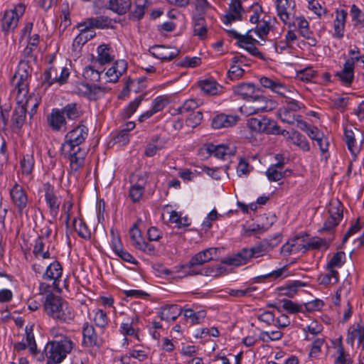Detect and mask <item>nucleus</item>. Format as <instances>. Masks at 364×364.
<instances>
[{
	"label": "nucleus",
	"instance_id": "17",
	"mask_svg": "<svg viewBox=\"0 0 364 364\" xmlns=\"http://www.w3.org/2000/svg\"><path fill=\"white\" fill-rule=\"evenodd\" d=\"M277 11L280 20L284 23L290 22L294 16L296 3L294 0H277Z\"/></svg>",
	"mask_w": 364,
	"mask_h": 364
},
{
	"label": "nucleus",
	"instance_id": "46",
	"mask_svg": "<svg viewBox=\"0 0 364 364\" xmlns=\"http://www.w3.org/2000/svg\"><path fill=\"white\" fill-rule=\"evenodd\" d=\"M184 317L186 319H190L192 324H198L201 323L206 316L205 311H198L195 312L191 309H187L183 311Z\"/></svg>",
	"mask_w": 364,
	"mask_h": 364
},
{
	"label": "nucleus",
	"instance_id": "31",
	"mask_svg": "<svg viewBox=\"0 0 364 364\" xmlns=\"http://www.w3.org/2000/svg\"><path fill=\"white\" fill-rule=\"evenodd\" d=\"M272 119L267 117H263L260 119L257 118H250L247 120V125L252 131L256 132H268L267 125H271Z\"/></svg>",
	"mask_w": 364,
	"mask_h": 364
},
{
	"label": "nucleus",
	"instance_id": "47",
	"mask_svg": "<svg viewBox=\"0 0 364 364\" xmlns=\"http://www.w3.org/2000/svg\"><path fill=\"white\" fill-rule=\"evenodd\" d=\"M306 286L305 283L300 281H294L292 283L280 289V294L288 297H293L296 294L299 288Z\"/></svg>",
	"mask_w": 364,
	"mask_h": 364
},
{
	"label": "nucleus",
	"instance_id": "60",
	"mask_svg": "<svg viewBox=\"0 0 364 364\" xmlns=\"http://www.w3.org/2000/svg\"><path fill=\"white\" fill-rule=\"evenodd\" d=\"M282 308L290 314L302 311V306L288 299L281 300Z\"/></svg>",
	"mask_w": 364,
	"mask_h": 364
},
{
	"label": "nucleus",
	"instance_id": "45",
	"mask_svg": "<svg viewBox=\"0 0 364 364\" xmlns=\"http://www.w3.org/2000/svg\"><path fill=\"white\" fill-rule=\"evenodd\" d=\"M350 15L353 26L356 28L364 27V12H363L355 4L350 7Z\"/></svg>",
	"mask_w": 364,
	"mask_h": 364
},
{
	"label": "nucleus",
	"instance_id": "36",
	"mask_svg": "<svg viewBox=\"0 0 364 364\" xmlns=\"http://www.w3.org/2000/svg\"><path fill=\"white\" fill-rule=\"evenodd\" d=\"M33 254L36 258H42L43 259H48L50 258V253L48 247L46 249L43 237H38L35 240Z\"/></svg>",
	"mask_w": 364,
	"mask_h": 364
},
{
	"label": "nucleus",
	"instance_id": "38",
	"mask_svg": "<svg viewBox=\"0 0 364 364\" xmlns=\"http://www.w3.org/2000/svg\"><path fill=\"white\" fill-rule=\"evenodd\" d=\"M26 340L27 342V345L29 347V351L32 357H33L34 358V361H44L45 357H43V353L37 350V346L33 333H28V334H26Z\"/></svg>",
	"mask_w": 364,
	"mask_h": 364
},
{
	"label": "nucleus",
	"instance_id": "34",
	"mask_svg": "<svg viewBox=\"0 0 364 364\" xmlns=\"http://www.w3.org/2000/svg\"><path fill=\"white\" fill-rule=\"evenodd\" d=\"M344 136L348 150L351 154L355 157L360 150V146L355 139L354 132L352 129L346 128L344 130Z\"/></svg>",
	"mask_w": 364,
	"mask_h": 364
},
{
	"label": "nucleus",
	"instance_id": "13",
	"mask_svg": "<svg viewBox=\"0 0 364 364\" xmlns=\"http://www.w3.org/2000/svg\"><path fill=\"white\" fill-rule=\"evenodd\" d=\"M147 180L148 175L146 173H143L132 177V182L134 183V184L130 187L129 197L134 203L139 201L142 198Z\"/></svg>",
	"mask_w": 364,
	"mask_h": 364
},
{
	"label": "nucleus",
	"instance_id": "52",
	"mask_svg": "<svg viewBox=\"0 0 364 364\" xmlns=\"http://www.w3.org/2000/svg\"><path fill=\"white\" fill-rule=\"evenodd\" d=\"M269 30L270 26L269 23L266 21H263L262 24L257 26L255 29L249 30L247 33L254 35V37L257 36L259 38L264 39V37L269 33Z\"/></svg>",
	"mask_w": 364,
	"mask_h": 364
},
{
	"label": "nucleus",
	"instance_id": "53",
	"mask_svg": "<svg viewBox=\"0 0 364 364\" xmlns=\"http://www.w3.org/2000/svg\"><path fill=\"white\" fill-rule=\"evenodd\" d=\"M346 261V254L343 252H337L327 263V268H339Z\"/></svg>",
	"mask_w": 364,
	"mask_h": 364
},
{
	"label": "nucleus",
	"instance_id": "55",
	"mask_svg": "<svg viewBox=\"0 0 364 364\" xmlns=\"http://www.w3.org/2000/svg\"><path fill=\"white\" fill-rule=\"evenodd\" d=\"M93 321L95 325L100 328L105 327L108 323V318L107 314L102 309L93 310Z\"/></svg>",
	"mask_w": 364,
	"mask_h": 364
},
{
	"label": "nucleus",
	"instance_id": "12",
	"mask_svg": "<svg viewBox=\"0 0 364 364\" xmlns=\"http://www.w3.org/2000/svg\"><path fill=\"white\" fill-rule=\"evenodd\" d=\"M245 12L240 0H230L228 9L223 17V21L228 26L233 22L242 21Z\"/></svg>",
	"mask_w": 364,
	"mask_h": 364
},
{
	"label": "nucleus",
	"instance_id": "58",
	"mask_svg": "<svg viewBox=\"0 0 364 364\" xmlns=\"http://www.w3.org/2000/svg\"><path fill=\"white\" fill-rule=\"evenodd\" d=\"M296 22L301 35L305 38H309L311 32L309 29V22L304 17L297 18Z\"/></svg>",
	"mask_w": 364,
	"mask_h": 364
},
{
	"label": "nucleus",
	"instance_id": "5",
	"mask_svg": "<svg viewBox=\"0 0 364 364\" xmlns=\"http://www.w3.org/2000/svg\"><path fill=\"white\" fill-rule=\"evenodd\" d=\"M73 345V343L67 338L60 341L48 342L43 353L47 359V364L61 363L67 354L72 350Z\"/></svg>",
	"mask_w": 364,
	"mask_h": 364
},
{
	"label": "nucleus",
	"instance_id": "51",
	"mask_svg": "<svg viewBox=\"0 0 364 364\" xmlns=\"http://www.w3.org/2000/svg\"><path fill=\"white\" fill-rule=\"evenodd\" d=\"M208 151L216 158L221 159H223L226 155L231 154L229 148L223 144L218 146L210 145Z\"/></svg>",
	"mask_w": 364,
	"mask_h": 364
},
{
	"label": "nucleus",
	"instance_id": "10",
	"mask_svg": "<svg viewBox=\"0 0 364 364\" xmlns=\"http://www.w3.org/2000/svg\"><path fill=\"white\" fill-rule=\"evenodd\" d=\"M329 216L320 231H331L336 227L343 218V205L338 200H332L328 206Z\"/></svg>",
	"mask_w": 364,
	"mask_h": 364
},
{
	"label": "nucleus",
	"instance_id": "27",
	"mask_svg": "<svg viewBox=\"0 0 364 364\" xmlns=\"http://www.w3.org/2000/svg\"><path fill=\"white\" fill-rule=\"evenodd\" d=\"M166 144V138L161 137L157 135L154 136L146 145L144 154L148 157H152L156 155L159 150L164 149Z\"/></svg>",
	"mask_w": 364,
	"mask_h": 364
},
{
	"label": "nucleus",
	"instance_id": "44",
	"mask_svg": "<svg viewBox=\"0 0 364 364\" xmlns=\"http://www.w3.org/2000/svg\"><path fill=\"white\" fill-rule=\"evenodd\" d=\"M342 338L338 339V344L336 347V364H349L352 362L350 356L347 353L341 344Z\"/></svg>",
	"mask_w": 364,
	"mask_h": 364
},
{
	"label": "nucleus",
	"instance_id": "11",
	"mask_svg": "<svg viewBox=\"0 0 364 364\" xmlns=\"http://www.w3.org/2000/svg\"><path fill=\"white\" fill-rule=\"evenodd\" d=\"M109 90L106 86L93 85L86 83H79L75 87V92L83 95L90 100H96Z\"/></svg>",
	"mask_w": 364,
	"mask_h": 364
},
{
	"label": "nucleus",
	"instance_id": "14",
	"mask_svg": "<svg viewBox=\"0 0 364 364\" xmlns=\"http://www.w3.org/2000/svg\"><path fill=\"white\" fill-rule=\"evenodd\" d=\"M10 196L18 212L21 215L23 214L28 204V196L24 189L19 184L15 183L10 191Z\"/></svg>",
	"mask_w": 364,
	"mask_h": 364
},
{
	"label": "nucleus",
	"instance_id": "57",
	"mask_svg": "<svg viewBox=\"0 0 364 364\" xmlns=\"http://www.w3.org/2000/svg\"><path fill=\"white\" fill-rule=\"evenodd\" d=\"M245 73V70L240 65L231 64L228 72V78L231 80H237L242 77Z\"/></svg>",
	"mask_w": 364,
	"mask_h": 364
},
{
	"label": "nucleus",
	"instance_id": "8",
	"mask_svg": "<svg viewBox=\"0 0 364 364\" xmlns=\"http://www.w3.org/2000/svg\"><path fill=\"white\" fill-rule=\"evenodd\" d=\"M25 9V5L21 3L13 9L6 11L1 19L2 31L5 33L13 31L17 27L19 18L24 14Z\"/></svg>",
	"mask_w": 364,
	"mask_h": 364
},
{
	"label": "nucleus",
	"instance_id": "49",
	"mask_svg": "<svg viewBox=\"0 0 364 364\" xmlns=\"http://www.w3.org/2000/svg\"><path fill=\"white\" fill-rule=\"evenodd\" d=\"M55 75H58V70L54 65H51L43 73L42 85L46 88H48L56 82V81L53 79Z\"/></svg>",
	"mask_w": 364,
	"mask_h": 364
},
{
	"label": "nucleus",
	"instance_id": "50",
	"mask_svg": "<svg viewBox=\"0 0 364 364\" xmlns=\"http://www.w3.org/2000/svg\"><path fill=\"white\" fill-rule=\"evenodd\" d=\"M291 139L293 141V144L299 146L303 151H309L310 150V145L306 138L299 132L296 131L292 132Z\"/></svg>",
	"mask_w": 364,
	"mask_h": 364
},
{
	"label": "nucleus",
	"instance_id": "24",
	"mask_svg": "<svg viewBox=\"0 0 364 364\" xmlns=\"http://www.w3.org/2000/svg\"><path fill=\"white\" fill-rule=\"evenodd\" d=\"M232 90L235 95L240 96L247 102L256 92H259L260 89L252 83L242 82L233 87Z\"/></svg>",
	"mask_w": 364,
	"mask_h": 364
},
{
	"label": "nucleus",
	"instance_id": "62",
	"mask_svg": "<svg viewBox=\"0 0 364 364\" xmlns=\"http://www.w3.org/2000/svg\"><path fill=\"white\" fill-rule=\"evenodd\" d=\"M198 107V102L194 99H190L186 100L182 106L178 108V112L181 114L193 112L195 109Z\"/></svg>",
	"mask_w": 364,
	"mask_h": 364
},
{
	"label": "nucleus",
	"instance_id": "9",
	"mask_svg": "<svg viewBox=\"0 0 364 364\" xmlns=\"http://www.w3.org/2000/svg\"><path fill=\"white\" fill-rule=\"evenodd\" d=\"M229 35L237 39L239 46L247 50L250 54L259 58H263L262 53L255 46V42L258 41L255 38L254 35H250L246 33L245 35H241L233 29L227 30Z\"/></svg>",
	"mask_w": 364,
	"mask_h": 364
},
{
	"label": "nucleus",
	"instance_id": "19",
	"mask_svg": "<svg viewBox=\"0 0 364 364\" xmlns=\"http://www.w3.org/2000/svg\"><path fill=\"white\" fill-rule=\"evenodd\" d=\"M277 162L271 165L265 172V174L269 181H279L285 176L283 171L284 160L282 155L277 154L275 156Z\"/></svg>",
	"mask_w": 364,
	"mask_h": 364
},
{
	"label": "nucleus",
	"instance_id": "21",
	"mask_svg": "<svg viewBox=\"0 0 364 364\" xmlns=\"http://www.w3.org/2000/svg\"><path fill=\"white\" fill-rule=\"evenodd\" d=\"M127 63L124 60L115 61L113 65L107 70L105 76L107 82L115 83L119 78L127 71Z\"/></svg>",
	"mask_w": 364,
	"mask_h": 364
},
{
	"label": "nucleus",
	"instance_id": "63",
	"mask_svg": "<svg viewBox=\"0 0 364 364\" xmlns=\"http://www.w3.org/2000/svg\"><path fill=\"white\" fill-rule=\"evenodd\" d=\"M169 102V100L166 96H159L153 101L152 109L154 112L156 113L161 111Z\"/></svg>",
	"mask_w": 364,
	"mask_h": 364
},
{
	"label": "nucleus",
	"instance_id": "54",
	"mask_svg": "<svg viewBox=\"0 0 364 364\" xmlns=\"http://www.w3.org/2000/svg\"><path fill=\"white\" fill-rule=\"evenodd\" d=\"M278 116L283 122L289 124H293L298 118V115H296L294 112H289L284 107L279 109Z\"/></svg>",
	"mask_w": 364,
	"mask_h": 364
},
{
	"label": "nucleus",
	"instance_id": "43",
	"mask_svg": "<svg viewBox=\"0 0 364 364\" xmlns=\"http://www.w3.org/2000/svg\"><path fill=\"white\" fill-rule=\"evenodd\" d=\"M63 115H66L68 119H76L81 115L80 106L76 103H70L60 109Z\"/></svg>",
	"mask_w": 364,
	"mask_h": 364
},
{
	"label": "nucleus",
	"instance_id": "48",
	"mask_svg": "<svg viewBox=\"0 0 364 364\" xmlns=\"http://www.w3.org/2000/svg\"><path fill=\"white\" fill-rule=\"evenodd\" d=\"M73 223L75 230L77 232L80 237L85 239L90 238L91 232L85 223L82 219L74 218Z\"/></svg>",
	"mask_w": 364,
	"mask_h": 364
},
{
	"label": "nucleus",
	"instance_id": "4",
	"mask_svg": "<svg viewBox=\"0 0 364 364\" xmlns=\"http://www.w3.org/2000/svg\"><path fill=\"white\" fill-rule=\"evenodd\" d=\"M259 82L262 87L269 89L272 92L284 97L286 99V105L283 107L284 108L294 113L301 109V105L297 100L287 95V93H289L293 95L294 94L298 95V93L289 90L281 81L267 77H262L259 79Z\"/></svg>",
	"mask_w": 364,
	"mask_h": 364
},
{
	"label": "nucleus",
	"instance_id": "39",
	"mask_svg": "<svg viewBox=\"0 0 364 364\" xmlns=\"http://www.w3.org/2000/svg\"><path fill=\"white\" fill-rule=\"evenodd\" d=\"M201 90L207 95H217L222 87L213 79H205L199 82Z\"/></svg>",
	"mask_w": 364,
	"mask_h": 364
},
{
	"label": "nucleus",
	"instance_id": "37",
	"mask_svg": "<svg viewBox=\"0 0 364 364\" xmlns=\"http://www.w3.org/2000/svg\"><path fill=\"white\" fill-rule=\"evenodd\" d=\"M193 22L194 34L201 39L204 38L207 34V25L204 17L201 15H196Z\"/></svg>",
	"mask_w": 364,
	"mask_h": 364
},
{
	"label": "nucleus",
	"instance_id": "2",
	"mask_svg": "<svg viewBox=\"0 0 364 364\" xmlns=\"http://www.w3.org/2000/svg\"><path fill=\"white\" fill-rule=\"evenodd\" d=\"M44 309L48 316L62 323H70L75 316V311L69 303L53 294L46 296Z\"/></svg>",
	"mask_w": 364,
	"mask_h": 364
},
{
	"label": "nucleus",
	"instance_id": "35",
	"mask_svg": "<svg viewBox=\"0 0 364 364\" xmlns=\"http://www.w3.org/2000/svg\"><path fill=\"white\" fill-rule=\"evenodd\" d=\"M131 4V0H109L108 9L117 14L122 15L130 9Z\"/></svg>",
	"mask_w": 364,
	"mask_h": 364
},
{
	"label": "nucleus",
	"instance_id": "41",
	"mask_svg": "<svg viewBox=\"0 0 364 364\" xmlns=\"http://www.w3.org/2000/svg\"><path fill=\"white\" fill-rule=\"evenodd\" d=\"M306 235L305 233L300 232L289 240L296 254L299 252H305L307 251V242L306 241Z\"/></svg>",
	"mask_w": 364,
	"mask_h": 364
},
{
	"label": "nucleus",
	"instance_id": "56",
	"mask_svg": "<svg viewBox=\"0 0 364 364\" xmlns=\"http://www.w3.org/2000/svg\"><path fill=\"white\" fill-rule=\"evenodd\" d=\"M83 77L92 82H99L100 80V73L91 66H87L84 69Z\"/></svg>",
	"mask_w": 364,
	"mask_h": 364
},
{
	"label": "nucleus",
	"instance_id": "32",
	"mask_svg": "<svg viewBox=\"0 0 364 364\" xmlns=\"http://www.w3.org/2000/svg\"><path fill=\"white\" fill-rule=\"evenodd\" d=\"M45 199L49 207L50 215L53 217H56L59 210L60 201L58 200L50 186H48L46 190Z\"/></svg>",
	"mask_w": 364,
	"mask_h": 364
},
{
	"label": "nucleus",
	"instance_id": "23",
	"mask_svg": "<svg viewBox=\"0 0 364 364\" xmlns=\"http://www.w3.org/2000/svg\"><path fill=\"white\" fill-rule=\"evenodd\" d=\"M240 117L236 114H219L213 117L212 127L214 129L229 128L235 126Z\"/></svg>",
	"mask_w": 364,
	"mask_h": 364
},
{
	"label": "nucleus",
	"instance_id": "64",
	"mask_svg": "<svg viewBox=\"0 0 364 364\" xmlns=\"http://www.w3.org/2000/svg\"><path fill=\"white\" fill-rule=\"evenodd\" d=\"M280 242V236L275 235L269 239H264L260 242L267 252L272 250Z\"/></svg>",
	"mask_w": 364,
	"mask_h": 364
},
{
	"label": "nucleus",
	"instance_id": "29",
	"mask_svg": "<svg viewBox=\"0 0 364 364\" xmlns=\"http://www.w3.org/2000/svg\"><path fill=\"white\" fill-rule=\"evenodd\" d=\"M182 309L176 304L167 305L161 308L160 318L166 321H175L182 313Z\"/></svg>",
	"mask_w": 364,
	"mask_h": 364
},
{
	"label": "nucleus",
	"instance_id": "16",
	"mask_svg": "<svg viewBox=\"0 0 364 364\" xmlns=\"http://www.w3.org/2000/svg\"><path fill=\"white\" fill-rule=\"evenodd\" d=\"M28 74L26 70H21L20 68L14 75V81H16L15 89L17 90L16 101L21 97V101H26L28 96V83L27 81Z\"/></svg>",
	"mask_w": 364,
	"mask_h": 364
},
{
	"label": "nucleus",
	"instance_id": "22",
	"mask_svg": "<svg viewBox=\"0 0 364 364\" xmlns=\"http://www.w3.org/2000/svg\"><path fill=\"white\" fill-rule=\"evenodd\" d=\"M250 248H243L237 253L225 259L223 263L230 266H241L246 264L253 258Z\"/></svg>",
	"mask_w": 364,
	"mask_h": 364
},
{
	"label": "nucleus",
	"instance_id": "1",
	"mask_svg": "<svg viewBox=\"0 0 364 364\" xmlns=\"http://www.w3.org/2000/svg\"><path fill=\"white\" fill-rule=\"evenodd\" d=\"M88 136V129L85 125H78L68 132L60 147L62 156L70 161L73 171H77L83 165L87 152L81 145Z\"/></svg>",
	"mask_w": 364,
	"mask_h": 364
},
{
	"label": "nucleus",
	"instance_id": "40",
	"mask_svg": "<svg viewBox=\"0 0 364 364\" xmlns=\"http://www.w3.org/2000/svg\"><path fill=\"white\" fill-rule=\"evenodd\" d=\"M82 334L85 343L89 346L97 345V336L95 333V328L92 325L89 324L88 323H85L83 326Z\"/></svg>",
	"mask_w": 364,
	"mask_h": 364
},
{
	"label": "nucleus",
	"instance_id": "3",
	"mask_svg": "<svg viewBox=\"0 0 364 364\" xmlns=\"http://www.w3.org/2000/svg\"><path fill=\"white\" fill-rule=\"evenodd\" d=\"M16 104L11 117V128L19 132L25 123L26 113L32 117L36 112L39 100L36 95H30L26 101H21V97Z\"/></svg>",
	"mask_w": 364,
	"mask_h": 364
},
{
	"label": "nucleus",
	"instance_id": "18",
	"mask_svg": "<svg viewBox=\"0 0 364 364\" xmlns=\"http://www.w3.org/2000/svg\"><path fill=\"white\" fill-rule=\"evenodd\" d=\"M346 341L352 346L356 341L358 346L364 349V323H355L350 326L347 331Z\"/></svg>",
	"mask_w": 364,
	"mask_h": 364
},
{
	"label": "nucleus",
	"instance_id": "59",
	"mask_svg": "<svg viewBox=\"0 0 364 364\" xmlns=\"http://www.w3.org/2000/svg\"><path fill=\"white\" fill-rule=\"evenodd\" d=\"M202 119L203 114L201 112H192L188 114L186 119V125L191 128H194L200 123Z\"/></svg>",
	"mask_w": 364,
	"mask_h": 364
},
{
	"label": "nucleus",
	"instance_id": "28",
	"mask_svg": "<svg viewBox=\"0 0 364 364\" xmlns=\"http://www.w3.org/2000/svg\"><path fill=\"white\" fill-rule=\"evenodd\" d=\"M343 85H350L354 79L353 60H347L343 68L336 75Z\"/></svg>",
	"mask_w": 364,
	"mask_h": 364
},
{
	"label": "nucleus",
	"instance_id": "25",
	"mask_svg": "<svg viewBox=\"0 0 364 364\" xmlns=\"http://www.w3.org/2000/svg\"><path fill=\"white\" fill-rule=\"evenodd\" d=\"M347 16V11L344 9L336 11V18L333 22L334 37L339 39L343 37Z\"/></svg>",
	"mask_w": 364,
	"mask_h": 364
},
{
	"label": "nucleus",
	"instance_id": "61",
	"mask_svg": "<svg viewBox=\"0 0 364 364\" xmlns=\"http://www.w3.org/2000/svg\"><path fill=\"white\" fill-rule=\"evenodd\" d=\"M142 100L143 97L138 96L134 101L131 102L124 109V117L127 118L130 117L136 112Z\"/></svg>",
	"mask_w": 364,
	"mask_h": 364
},
{
	"label": "nucleus",
	"instance_id": "33",
	"mask_svg": "<svg viewBox=\"0 0 364 364\" xmlns=\"http://www.w3.org/2000/svg\"><path fill=\"white\" fill-rule=\"evenodd\" d=\"M97 62L100 65L111 63L114 60L113 50L108 45H100L98 46Z\"/></svg>",
	"mask_w": 364,
	"mask_h": 364
},
{
	"label": "nucleus",
	"instance_id": "15",
	"mask_svg": "<svg viewBox=\"0 0 364 364\" xmlns=\"http://www.w3.org/2000/svg\"><path fill=\"white\" fill-rule=\"evenodd\" d=\"M20 170L18 175H21L23 182H30L33 179V171L35 165V159L33 151L26 154L19 161Z\"/></svg>",
	"mask_w": 364,
	"mask_h": 364
},
{
	"label": "nucleus",
	"instance_id": "42",
	"mask_svg": "<svg viewBox=\"0 0 364 364\" xmlns=\"http://www.w3.org/2000/svg\"><path fill=\"white\" fill-rule=\"evenodd\" d=\"M84 25H87L92 29L96 28H105L108 27L110 23V21L108 17L100 16L95 18H89L83 21Z\"/></svg>",
	"mask_w": 364,
	"mask_h": 364
},
{
	"label": "nucleus",
	"instance_id": "30",
	"mask_svg": "<svg viewBox=\"0 0 364 364\" xmlns=\"http://www.w3.org/2000/svg\"><path fill=\"white\" fill-rule=\"evenodd\" d=\"M62 267L58 262L50 263L47 267L46 272L43 274L44 279L53 280V285L58 286V279L62 275Z\"/></svg>",
	"mask_w": 364,
	"mask_h": 364
},
{
	"label": "nucleus",
	"instance_id": "7",
	"mask_svg": "<svg viewBox=\"0 0 364 364\" xmlns=\"http://www.w3.org/2000/svg\"><path fill=\"white\" fill-rule=\"evenodd\" d=\"M276 107V102L267 97L256 92L252 97L241 107V112L247 115L269 112Z\"/></svg>",
	"mask_w": 364,
	"mask_h": 364
},
{
	"label": "nucleus",
	"instance_id": "6",
	"mask_svg": "<svg viewBox=\"0 0 364 364\" xmlns=\"http://www.w3.org/2000/svg\"><path fill=\"white\" fill-rule=\"evenodd\" d=\"M217 252V248L210 247L198 252L188 262L181 265L178 272H182L184 277L202 274V272L197 269V267L213 260Z\"/></svg>",
	"mask_w": 364,
	"mask_h": 364
},
{
	"label": "nucleus",
	"instance_id": "26",
	"mask_svg": "<svg viewBox=\"0 0 364 364\" xmlns=\"http://www.w3.org/2000/svg\"><path fill=\"white\" fill-rule=\"evenodd\" d=\"M47 122L49 127L53 131H60L63 127L65 128V118L60 109H53L51 113L47 116Z\"/></svg>",
	"mask_w": 364,
	"mask_h": 364
},
{
	"label": "nucleus",
	"instance_id": "20",
	"mask_svg": "<svg viewBox=\"0 0 364 364\" xmlns=\"http://www.w3.org/2000/svg\"><path fill=\"white\" fill-rule=\"evenodd\" d=\"M150 53L155 58L161 60H171L176 58L179 50L176 48L166 47L165 46H154L149 49Z\"/></svg>",
	"mask_w": 364,
	"mask_h": 364
}]
</instances>
